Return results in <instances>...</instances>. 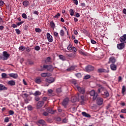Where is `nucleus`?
<instances>
[{
	"mask_svg": "<svg viewBox=\"0 0 126 126\" xmlns=\"http://www.w3.org/2000/svg\"><path fill=\"white\" fill-rule=\"evenodd\" d=\"M103 95H105V96H106V97H108L109 95V93L108 92V91H105L104 92Z\"/></svg>",
	"mask_w": 126,
	"mask_h": 126,
	"instance_id": "obj_45",
	"label": "nucleus"
},
{
	"mask_svg": "<svg viewBox=\"0 0 126 126\" xmlns=\"http://www.w3.org/2000/svg\"><path fill=\"white\" fill-rule=\"evenodd\" d=\"M16 32L18 34V35H19L21 33V31L19 30V29H16L15 30Z\"/></svg>",
	"mask_w": 126,
	"mask_h": 126,
	"instance_id": "obj_49",
	"label": "nucleus"
},
{
	"mask_svg": "<svg viewBox=\"0 0 126 126\" xmlns=\"http://www.w3.org/2000/svg\"><path fill=\"white\" fill-rule=\"evenodd\" d=\"M53 92H54V91H53V90L52 89L48 90V94L49 96H54V94L53 93Z\"/></svg>",
	"mask_w": 126,
	"mask_h": 126,
	"instance_id": "obj_24",
	"label": "nucleus"
},
{
	"mask_svg": "<svg viewBox=\"0 0 126 126\" xmlns=\"http://www.w3.org/2000/svg\"><path fill=\"white\" fill-rule=\"evenodd\" d=\"M67 49L68 51H72L73 53H76L77 51V49H76V47H72V45L71 44H69L67 47Z\"/></svg>",
	"mask_w": 126,
	"mask_h": 126,
	"instance_id": "obj_3",
	"label": "nucleus"
},
{
	"mask_svg": "<svg viewBox=\"0 0 126 126\" xmlns=\"http://www.w3.org/2000/svg\"><path fill=\"white\" fill-rule=\"evenodd\" d=\"M121 113H123V114H126V109L124 108L121 110Z\"/></svg>",
	"mask_w": 126,
	"mask_h": 126,
	"instance_id": "obj_48",
	"label": "nucleus"
},
{
	"mask_svg": "<svg viewBox=\"0 0 126 126\" xmlns=\"http://www.w3.org/2000/svg\"><path fill=\"white\" fill-rule=\"evenodd\" d=\"M54 35L55 36V37H58V36H59V33H58L57 32H54Z\"/></svg>",
	"mask_w": 126,
	"mask_h": 126,
	"instance_id": "obj_56",
	"label": "nucleus"
},
{
	"mask_svg": "<svg viewBox=\"0 0 126 126\" xmlns=\"http://www.w3.org/2000/svg\"><path fill=\"white\" fill-rule=\"evenodd\" d=\"M43 105H44V101H40L37 104V109H40L43 107Z\"/></svg>",
	"mask_w": 126,
	"mask_h": 126,
	"instance_id": "obj_15",
	"label": "nucleus"
},
{
	"mask_svg": "<svg viewBox=\"0 0 126 126\" xmlns=\"http://www.w3.org/2000/svg\"><path fill=\"white\" fill-rule=\"evenodd\" d=\"M8 85H10V86H14L15 85V81L14 80H10L7 83Z\"/></svg>",
	"mask_w": 126,
	"mask_h": 126,
	"instance_id": "obj_17",
	"label": "nucleus"
},
{
	"mask_svg": "<svg viewBox=\"0 0 126 126\" xmlns=\"http://www.w3.org/2000/svg\"><path fill=\"white\" fill-rule=\"evenodd\" d=\"M35 31L36 32V33H41L42 32V30L40 28H35Z\"/></svg>",
	"mask_w": 126,
	"mask_h": 126,
	"instance_id": "obj_34",
	"label": "nucleus"
},
{
	"mask_svg": "<svg viewBox=\"0 0 126 126\" xmlns=\"http://www.w3.org/2000/svg\"><path fill=\"white\" fill-rule=\"evenodd\" d=\"M29 4H30L29 2L27 0H24L23 2V5H24V6H25L26 7H27L28 5H29Z\"/></svg>",
	"mask_w": 126,
	"mask_h": 126,
	"instance_id": "obj_22",
	"label": "nucleus"
},
{
	"mask_svg": "<svg viewBox=\"0 0 126 126\" xmlns=\"http://www.w3.org/2000/svg\"><path fill=\"white\" fill-rule=\"evenodd\" d=\"M43 116H48V115H49V113L47 112H44L43 113Z\"/></svg>",
	"mask_w": 126,
	"mask_h": 126,
	"instance_id": "obj_61",
	"label": "nucleus"
},
{
	"mask_svg": "<svg viewBox=\"0 0 126 126\" xmlns=\"http://www.w3.org/2000/svg\"><path fill=\"white\" fill-rule=\"evenodd\" d=\"M109 70H106L103 68H99L97 69V72H98L99 73H101L102 72L109 73Z\"/></svg>",
	"mask_w": 126,
	"mask_h": 126,
	"instance_id": "obj_14",
	"label": "nucleus"
},
{
	"mask_svg": "<svg viewBox=\"0 0 126 126\" xmlns=\"http://www.w3.org/2000/svg\"><path fill=\"white\" fill-rule=\"evenodd\" d=\"M126 87L125 86H123L122 87V93H125V92H126Z\"/></svg>",
	"mask_w": 126,
	"mask_h": 126,
	"instance_id": "obj_51",
	"label": "nucleus"
},
{
	"mask_svg": "<svg viewBox=\"0 0 126 126\" xmlns=\"http://www.w3.org/2000/svg\"><path fill=\"white\" fill-rule=\"evenodd\" d=\"M45 81L46 82L49 83V84H51V83H53V82H55V78L53 77L47 78L45 80Z\"/></svg>",
	"mask_w": 126,
	"mask_h": 126,
	"instance_id": "obj_5",
	"label": "nucleus"
},
{
	"mask_svg": "<svg viewBox=\"0 0 126 126\" xmlns=\"http://www.w3.org/2000/svg\"><path fill=\"white\" fill-rule=\"evenodd\" d=\"M80 54L83 55V56H87V53L83 51H80Z\"/></svg>",
	"mask_w": 126,
	"mask_h": 126,
	"instance_id": "obj_47",
	"label": "nucleus"
},
{
	"mask_svg": "<svg viewBox=\"0 0 126 126\" xmlns=\"http://www.w3.org/2000/svg\"><path fill=\"white\" fill-rule=\"evenodd\" d=\"M60 35L61 36H64V31H63V30H61L60 31Z\"/></svg>",
	"mask_w": 126,
	"mask_h": 126,
	"instance_id": "obj_38",
	"label": "nucleus"
},
{
	"mask_svg": "<svg viewBox=\"0 0 126 126\" xmlns=\"http://www.w3.org/2000/svg\"><path fill=\"white\" fill-rule=\"evenodd\" d=\"M3 90H7V88L4 85L0 84V91H3Z\"/></svg>",
	"mask_w": 126,
	"mask_h": 126,
	"instance_id": "obj_18",
	"label": "nucleus"
},
{
	"mask_svg": "<svg viewBox=\"0 0 126 126\" xmlns=\"http://www.w3.org/2000/svg\"><path fill=\"white\" fill-rule=\"evenodd\" d=\"M76 88L79 92L81 94H84L85 93V90H84V88L80 87L78 86H76Z\"/></svg>",
	"mask_w": 126,
	"mask_h": 126,
	"instance_id": "obj_9",
	"label": "nucleus"
},
{
	"mask_svg": "<svg viewBox=\"0 0 126 126\" xmlns=\"http://www.w3.org/2000/svg\"><path fill=\"white\" fill-rule=\"evenodd\" d=\"M67 57L68 58H75V52H73L72 53L69 54H66Z\"/></svg>",
	"mask_w": 126,
	"mask_h": 126,
	"instance_id": "obj_21",
	"label": "nucleus"
},
{
	"mask_svg": "<svg viewBox=\"0 0 126 126\" xmlns=\"http://www.w3.org/2000/svg\"><path fill=\"white\" fill-rule=\"evenodd\" d=\"M35 101H39L40 100V97L38 96H35Z\"/></svg>",
	"mask_w": 126,
	"mask_h": 126,
	"instance_id": "obj_62",
	"label": "nucleus"
},
{
	"mask_svg": "<svg viewBox=\"0 0 126 126\" xmlns=\"http://www.w3.org/2000/svg\"><path fill=\"white\" fill-rule=\"evenodd\" d=\"M27 52H31V48H30L29 47H27L26 49Z\"/></svg>",
	"mask_w": 126,
	"mask_h": 126,
	"instance_id": "obj_59",
	"label": "nucleus"
},
{
	"mask_svg": "<svg viewBox=\"0 0 126 126\" xmlns=\"http://www.w3.org/2000/svg\"><path fill=\"white\" fill-rule=\"evenodd\" d=\"M4 123H8L9 122V118L8 117H6L4 120Z\"/></svg>",
	"mask_w": 126,
	"mask_h": 126,
	"instance_id": "obj_44",
	"label": "nucleus"
},
{
	"mask_svg": "<svg viewBox=\"0 0 126 126\" xmlns=\"http://www.w3.org/2000/svg\"><path fill=\"white\" fill-rule=\"evenodd\" d=\"M103 102V100L102 97H98L96 99V104L98 105V106H101L102 105Z\"/></svg>",
	"mask_w": 126,
	"mask_h": 126,
	"instance_id": "obj_6",
	"label": "nucleus"
},
{
	"mask_svg": "<svg viewBox=\"0 0 126 126\" xmlns=\"http://www.w3.org/2000/svg\"><path fill=\"white\" fill-rule=\"evenodd\" d=\"M69 13L71 16H73L74 15V10L73 9H70L69 10Z\"/></svg>",
	"mask_w": 126,
	"mask_h": 126,
	"instance_id": "obj_33",
	"label": "nucleus"
},
{
	"mask_svg": "<svg viewBox=\"0 0 126 126\" xmlns=\"http://www.w3.org/2000/svg\"><path fill=\"white\" fill-rule=\"evenodd\" d=\"M56 121H57V122H61V121H62V118L60 117L57 118Z\"/></svg>",
	"mask_w": 126,
	"mask_h": 126,
	"instance_id": "obj_60",
	"label": "nucleus"
},
{
	"mask_svg": "<svg viewBox=\"0 0 126 126\" xmlns=\"http://www.w3.org/2000/svg\"><path fill=\"white\" fill-rule=\"evenodd\" d=\"M46 36L48 42H53V36L51 35L50 33L48 32L46 34Z\"/></svg>",
	"mask_w": 126,
	"mask_h": 126,
	"instance_id": "obj_13",
	"label": "nucleus"
},
{
	"mask_svg": "<svg viewBox=\"0 0 126 126\" xmlns=\"http://www.w3.org/2000/svg\"><path fill=\"white\" fill-rule=\"evenodd\" d=\"M9 114L10 115H14V111L12 110H9Z\"/></svg>",
	"mask_w": 126,
	"mask_h": 126,
	"instance_id": "obj_50",
	"label": "nucleus"
},
{
	"mask_svg": "<svg viewBox=\"0 0 126 126\" xmlns=\"http://www.w3.org/2000/svg\"><path fill=\"white\" fill-rule=\"evenodd\" d=\"M46 111L49 114H54L55 113V111L52 110L51 108H50V107L46 108Z\"/></svg>",
	"mask_w": 126,
	"mask_h": 126,
	"instance_id": "obj_26",
	"label": "nucleus"
},
{
	"mask_svg": "<svg viewBox=\"0 0 126 126\" xmlns=\"http://www.w3.org/2000/svg\"><path fill=\"white\" fill-rule=\"evenodd\" d=\"M91 76L90 75H86L84 77L85 79H89L90 78Z\"/></svg>",
	"mask_w": 126,
	"mask_h": 126,
	"instance_id": "obj_52",
	"label": "nucleus"
},
{
	"mask_svg": "<svg viewBox=\"0 0 126 126\" xmlns=\"http://www.w3.org/2000/svg\"><path fill=\"white\" fill-rule=\"evenodd\" d=\"M50 26L51 28L54 30L55 29V27H56V24H55L53 21H51L50 22Z\"/></svg>",
	"mask_w": 126,
	"mask_h": 126,
	"instance_id": "obj_29",
	"label": "nucleus"
},
{
	"mask_svg": "<svg viewBox=\"0 0 126 126\" xmlns=\"http://www.w3.org/2000/svg\"><path fill=\"white\" fill-rule=\"evenodd\" d=\"M41 93L39 91H36L33 94L34 96H39V95H41Z\"/></svg>",
	"mask_w": 126,
	"mask_h": 126,
	"instance_id": "obj_31",
	"label": "nucleus"
},
{
	"mask_svg": "<svg viewBox=\"0 0 126 126\" xmlns=\"http://www.w3.org/2000/svg\"><path fill=\"white\" fill-rule=\"evenodd\" d=\"M51 61L52 59L51 58V57H48L45 60V63H51Z\"/></svg>",
	"mask_w": 126,
	"mask_h": 126,
	"instance_id": "obj_27",
	"label": "nucleus"
},
{
	"mask_svg": "<svg viewBox=\"0 0 126 126\" xmlns=\"http://www.w3.org/2000/svg\"><path fill=\"white\" fill-rule=\"evenodd\" d=\"M80 98L82 102H84V101H85V97L84 96V95H81Z\"/></svg>",
	"mask_w": 126,
	"mask_h": 126,
	"instance_id": "obj_46",
	"label": "nucleus"
},
{
	"mask_svg": "<svg viewBox=\"0 0 126 126\" xmlns=\"http://www.w3.org/2000/svg\"><path fill=\"white\" fill-rule=\"evenodd\" d=\"M91 42L92 44H96V41H95L93 39H91Z\"/></svg>",
	"mask_w": 126,
	"mask_h": 126,
	"instance_id": "obj_58",
	"label": "nucleus"
},
{
	"mask_svg": "<svg viewBox=\"0 0 126 126\" xmlns=\"http://www.w3.org/2000/svg\"><path fill=\"white\" fill-rule=\"evenodd\" d=\"M41 68L39 70V71H44V70H46V69L47 70V71L52 72L53 70H54V66H53L52 65H47V64H44L43 66H40Z\"/></svg>",
	"mask_w": 126,
	"mask_h": 126,
	"instance_id": "obj_1",
	"label": "nucleus"
},
{
	"mask_svg": "<svg viewBox=\"0 0 126 126\" xmlns=\"http://www.w3.org/2000/svg\"><path fill=\"white\" fill-rule=\"evenodd\" d=\"M41 76H42V77H47L46 76V73H42L41 74Z\"/></svg>",
	"mask_w": 126,
	"mask_h": 126,
	"instance_id": "obj_53",
	"label": "nucleus"
},
{
	"mask_svg": "<svg viewBox=\"0 0 126 126\" xmlns=\"http://www.w3.org/2000/svg\"><path fill=\"white\" fill-rule=\"evenodd\" d=\"M37 123L38 124H39V125H41V126L45 125V121L43 120H39Z\"/></svg>",
	"mask_w": 126,
	"mask_h": 126,
	"instance_id": "obj_32",
	"label": "nucleus"
},
{
	"mask_svg": "<svg viewBox=\"0 0 126 126\" xmlns=\"http://www.w3.org/2000/svg\"><path fill=\"white\" fill-rule=\"evenodd\" d=\"M69 101V99L68 98H65L63 101L62 104L63 105L65 108L66 107V105L68 104V101Z\"/></svg>",
	"mask_w": 126,
	"mask_h": 126,
	"instance_id": "obj_11",
	"label": "nucleus"
},
{
	"mask_svg": "<svg viewBox=\"0 0 126 126\" xmlns=\"http://www.w3.org/2000/svg\"><path fill=\"white\" fill-rule=\"evenodd\" d=\"M82 115L83 117H86V118H91V115L85 112H82Z\"/></svg>",
	"mask_w": 126,
	"mask_h": 126,
	"instance_id": "obj_19",
	"label": "nucleus"
},
{
	"mask_svg": "<svg viewBox=\"0 0 126 126\" xmlns=\"http://www.w3.org/2000/svg\"><path fill=\"white\" fill-rule=\"evenodd\" d=\"M28 110H29V111H32V106L29 105L28 106Z\"/></svg>",
	"mask_w": 126,
	"mask_h": 126,
	"instance_id": "obj_54",
	"label": "nucleus"
},
{
	"mask_svg": "<svg viewBox=\"0 0 126 126\" xmlns=\"http://www.w3.org/2000/svg\"><path fill=\"white\" fill-rule=\"evenodd\" d=\"M71 102H72V103H74L75 102H76V101H77V97L72 96L71 98Z\"/></svg>",
	"mask_w": 126,
	"mask_h": 126,
	"instance_id": "obj_28",
	"label": "nucleus"
},
{
	"mask_svg": "<svg viewBox=\"0 0 126 126\" xmlns=\"http://www.w3.org/2000/svg\"><path fill=\"white\" fill-rule=\"evenodd\" d=\"M120 42L121 43H124V44H126V34H124L122 36H121L119 39Z\"/></svg>",
	"mask_w": 126,
	"mask_h": 126,
	"instance_id": "obj_10",
	"label": "nucleus"
},
{
	"mask_svg": "<svg viewBox=\"0 0 126 126\" xmlns=\"http://www.w3.org/2000/svg\"><path fill=\"white\" fill-rule=\"evenodd\" d=\"M25 49H26V48L25 47L22 46H20L19 48V50L20 51H24V50H25Z\"/></svg>",
	"mask_w": 126,
	"mask_h": 126,
	"instance_id": "obj_35",
	"label": "nucleus"
},
{
	"mask_svg": "<svg viewBox=\"0 0 126 126\" xmlns=\"http://www.w3.org/2000/svg\"><path fill=\"white\" fill-rule=\"evenodd\" d=\"M77 67V65L71 66L69 68L66 69L67 71H71V70H74L75 68Z\"/></svg>",
	"mask_w": 126,
	"mask_h": 126,
	"instance_id": "obj_16",
	"label": "nucleus"
},
{
	"mask_svg": "<svg viewBox=\"0 0 126 126\" xmlns=\"http://www.w3.org/2000/svg\"><path fill=\"white\" fill-rule=\"evenodd\" d=\"M34 50H35V51H40V46L38 45L35 46L34 47Z\"/></svg>",
	"mask_w": 126,
	"mask_h": 126,
	"instance_id": "obj_42",
	"label": "nucleus"
},
{
	"mask_svg": "<svg viewBox=\"0 0 126 126\" xmlns=\"http://www.w3.org/2000/svg\"><path fill=\"white\" fill-rule=\"evenodd\" d=\"M22 17H23V18H24L25 19H27V15H26V14L25 13L22 14Z\"/></svg>",
	"mask_w": 126,
	"mask_h": 126,
	"instance_id": "obj_43",
	"label": "nucleus"
},
{
	"mask_svg": "<svg viewBox=\"0 0 126 126\" xmlns=\"http://www.w3.org/2000/svg\"><path fill=\"white\" fill-rule=\"evenodd\" d=\"M125 46L126 45L125 43L121 42L119 44H118L117 47L118 50H123V49H125Z\"/></svg>",
	"mask_w": 126,
	"mask_h": 126,
	"instance_id": "obj_7",
	"label": "nucleus"
},
{
	"mask_svg": "<svg viewBox=\"0 0 126 126\" xmlns=\"http://www.w3.org/2000/svg\"><path fill=\"white\" fill-rule=\"evenodd\" d=\"M9 76H10V77H12L13 78H17V77H18V75H17V74H15V73H10L9 74Z\"/></svg>",
	"mask_w": 126,
	"mask_h": 126,
	"instance_id": "obj_20",
	"label": "nucleus"
},
{
	"mask_svg": "<svg viewBox=\"0 0 126 126\" xmlns=\"http://www.w3.org/2000/svg\"><path fill=\"white\" fill-rule=\"evenodd\" d=\"M123 13L124 14H126V8H124V9H123Z\"/></svg>",
	"mask_w": 126,
	"mask_h": 126,
	"instance_id": "obj_64",
	"label": "nucleus"
},
{
	"mask_svg": "<svg viewBox=\"0 0 126 126\" xmlns=\"http://www.w3.org/2000/svg\"><path fill=\"white\" fill-rule=\"evenodd\" d=\"M12 27H13V28H17V25L16 24H12Z\"/></svg>",
	"mask_w": 126,
	"mask_h": 126,
	"instance_id": "obj_57",
	"label": "nucleus"
},
{
	"mask_svg": "<svg viewBox=\"0 0 126 126\" xmlns=\"http://www.w3.org/2000/svg\"><path fill=\"white\" fill-rule=\"evenodd\" d=\"M61 17V14L60 13H57L56 15L54 16V18H59Z\"/></svg>",
	"mask_w": 126,
	"mask_h": 126,
	"instance_id": "obj_39",
	"label": "nucleus"
},
{
	"mask_svg": "<svg viewBox=\"0 0 126 126\" xmlns=\"http://www.w3.org/2000/svg\"><path fill=\"white\" fill-rule=\"evenodd\" d=\"M2 78H9V77L5 73H2L1 74Z\"/></svg>",
	"mask_w": 126,
	"mask_h": 126,
	"instance_id": "obj_30",
	"label": "nucleus"
},
{
	"mask_svg": "<svg viewBox=\"0 0 126 126\" xmlns=\"http://www.w3.org/2000/svg\"><path fill=\"white\" fill-rule=\"evenodd\" d=\"M90 95L91 96H93V100H96L97 99V97L98 96V94L96 92H95L94 90H92L90 92Z\"/></svg>",
	"mask_w": 126,
	"mask_h": 126,
	"instance_id": "obj_2",
	"label": "nucleus"
},
{
	"mask_svg": "<svg viewBox=\"0 0 126 126\" xmlns=\"http://www.w3.org/2000/svg\"><path fill=\"white\" fill-rule=\"evenodd\" d=\"M9 55L8 53H7V52L6 51H3V56L4 57L3 58V61H6L8 60V58H9Z\"/></svg>",
	"mask_w": 126,
	"mask_h": 126,
	"instance_id": "obj_4",
	"label": "nucleus"
},
{
	"mask_svg": "<svg viewBox=\"0 0 126 126\" xmlns=\"http://www.w3.org/2000/svg\"><path fill=\"white\" fill-rule=\"evenodd\" d=\"M59 58L60 60H61V61H63V62H64V61H65V56L63 55H59Z\"/></svg>",
	"mask_w": 126,
	"mask_h": 126,
	"instance_id": "obj_25",
	"label": "nucleus"
},
{
	"mask_svg": "<svg viewBox=\"0 0 126 126\" xmlns=\"http://www.w3.org/2000/svg\"><path fill=\"white\" fill-rule=\"evenodd\" d=\"M115 63H116V59L114 57H111L109 59L108 63H112V64H114Z\"/></svg>",
	"mask_w": 126,
	"mask_h": 126,
	"instance_id": "obj_12",
	"label": "nucleus"
},
{
	"mask_svg": "<svg viewBox=\"0 0 126 126\" xmlns=\"http://www.w3.org/2000/svg\"><path fill=\"white\" fill-rule=\"evenodd\" d=\"M35 82L36 83H38V84H40V83H41V79H36Z\"/></svg>",
	"mask_w": 126,
	"mask_h": 126,
	"instance_id": "obj_41",
	"label": "nucleus"
},
{
	"mask_svg": "<svg viewBox=\"0 0 126 126\" xmlns=\"http://www.w3.org/2000/svg\"><path fill=\"white\" fill-rule=\"evenodd\" d=\"M110 68L112 70H117V65H115V64H111Z\"/></svg>",
	"mask_w": 126,
	"mask_h": 126,
	"instance_id": "obj_23",
	"label": "nucleus"
},
{
	"mask_svg": "<svg viewBox=\"0 0 126 126\" xmlns=\"http://www.w3.org/2000/svg\"><path fill=\"white\" fill-rule=\"evenodd\" d=\"M85 69L87 72H90V71L94 70V67L93 66L89 65L86 67Z\"/></svg>",
	"mask_w": 126,
	"mask_h": 126,
	"instance_id": "obj_8",
	"label": "nucleus"
},
{
	"mask_svg": "<svg viewBox=\"0 0 126 126\" xmlns=\"http://www.w3.org/2000/svg\"><path fill=\"white\" fill-rule=\"evenodd\" d=\"M75 76H76V77H78V78H80L82 76L81 73H80L75 74Z\"/></svg>",
	"mask_w": 126,
	"mask_h": 126,
	"instance_id": "obj_36",
	"label": "nucleus"
},
{
	"mask_svg": "<svg viewBox=\"0 0 126 126\" xmlns=\"http://www.w3.org/2000/svg\"><path fill=\"white\" fill-rule=\"evenodd\" d=\"M103 90V88L102 87L98 88L97 90V92L98 93H101V92H102Z\"/></svg>",
	"mask_w": 126,
	"mask_h": 126,
	"instance_id": "obj_40",
	"label": "nucleus"
},
{
	"mask_svg": "<svg viewBox=\"0 0 126 126\" xmlns=\"http://www.w3.org/2000/svg\"><path fill=\"white\" fill-rule=\"evenodd\" d=\"M56 92L58 94H60V93H61V92H62V88H59L57 89Z\"/></svg>",
	"mask_w": 126,
	"mask_h": 126,
	"instance_id": "obj_37",
	"label": "nucleus"
},
{
	"mask_svg": "<svg viewBox=\"0 0 126 126\" xmlns=\"http://www.w3.org/2000/svg\"><path fill=\"white\" fill-rule=\"evenodd\" d=\"M74 1V4H76V5H77L78 4V1L77 0H72Z\"/></svg>",
	"mask_w": 126,
	"mask_h": 126,
	"instance_id": "obj_55",
	"label": "nucleus"
},
{
	"mask_svg": "<svg viewBox=\"0 0 126 126\" xmlns=\"http://www.w3.org/2000/svg\"><path fill=\"white\" fill-rule=\"evenodd\" d=\"M52 76V74L50 73H46V77Z\"/></svg>",
	"mask_w": 126,
	"mask_h": 126,
	"instance_id": "obj_63",
	"label": "nucleus"
}]
</instances>
